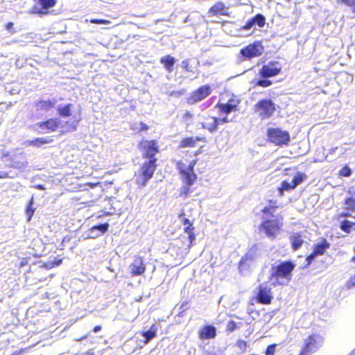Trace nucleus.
Returning <instances> with one entry per match:
<instances>
[{"instance_id":"obj_5","label":"nucleus","mask_w":355,"mask_h":355,"mask_svg":"<svg viewBox=\"0 0 355 355\" xmlns=\"http://www.w3.org/2000/svg\"><path fill=\"white\" fill-rule=\"evenodd\" d=\"M196 163V159L191 160L187 166H186L185 163L182 160H179L176 162L177 169L181 175L182 180L186 185V194L190 191V187L197 180V175L194 172V167Z\"/></svg>"},{"instance_id":"obj_43","label":"nucleus","mask_w":355,"mask_h":355,"mask_svg":"<svg viewBox=\"0 0 355 355\" xmlns=\"http://www.w3.org/2000/svg\"><path fill=\"white\" fill-rule=\"evenodd\" d=\"M90 23L95 24H110V21L107 19H91L89 20Z\"/></svg>"},{"instance_id":"obj_29","label":"nucleus","mask_w":355,"mask_h":355,"mask_svg":"<svg viewBox=\"0 0 355 355\" xmlns=\"http://www.w3.org/2000/svg\"><path fill=\"white\" fill-rule=\"evenodd\" d=\"M355 218V216H354ZM343 219L340 222L339 227L345 234H350L353 230H355V220L351 221L347 218H343Z\"/></svg>"},{"instance_id":"obj_26","label":"nucleus","mask_w":355,"mask_h":355,"mask_svg":"<svg viewBox=\"0 0 355 355\" xmlns=\"http://www.w3.org/2000/svg\"><path fill=\"white\" fill-rule=\"evenodd\" d=\"M28 164L26 156L21 154L19 156H15L10 159L8 166L16 169H21L26 167Z\"/></svg>"},{"instance_id":"obj_20","label":"nucleus","mask_w":355,"mask_h":355,"mask_svg":"<svg viewBox=\"0 0 355 355\" xmlns=\"http://www.w3.org/2000/svg\"><path fill=\"white\" fill-rule=\"evenodd\" d=\"M199 338L202 340L213 339L216 336V329L212 324H206L198 330Z\"/></svg>"},{"instance_id":"obj_45","label":"nucleus","mask_w":355,"mask_h":355,"mask_svg":"<svg viewBox=\"0 0 355 355\" xmlns=\"http://www.w3.org/2000/svg\"><path fill=\"white\" fill-rule=\"evenodd\" d=\"M345 285L347 288L355 287V274L349 278Z\"/></svg>"},{"instance_id":"obj_36","label":"nucleus","mask_w":355,"mask_h":355,"mask_svg":"<svg viewBox=\"0 0 355 355\" xmlns=\"http://www.w3.org/2000/svg\"><path fill=\"white\" fill-rule=\"evenodd\" d=\"M252 20L254 24H257L259 27L262 28L266 24L265 17L261 14H257L252 17Z\"/></svg>"},{"instance_id":"obj_25","label":"nucleus","mask_w":355,"mask_h":355,"mask_svg":"<svg viewBox=\"0 0 355 355\" xmlns=\"http://www.w3.org/2000/svg\"><path fill=\"white\" fill-rule=\"evenodd\" d=\"M202 127L210 133L216 132L218 130L217 117L211 116L205 117V121L202 123Z\"/></svg>"},{"instance_id":"obj_16","label":"nucleus","mask_w":355,"mask_h":355,"mask_svg":"<svg viewBox=\"0 0 355 355\" xmlns=\"http://www.w3.org/2000/svg\"><path fill=\"white\" fill-rule=\"evenodd\" d=\"M258 255L257 245H253L248 252L241 258L239 262V270L243 272L249 268L248 262L254 261Z\"/></svg>"},{"instance_id":"obj_33","label":"nucleus","mask_w":355,"mask_h":355,"mask_svg":"<svg viewBox=\"0 0 355 355\" xmlns=\"http://www.w3.org/2000/svg\"><path fill=\"white\" fill-rule=\"evenodd\" d=\"M72 107L73 105L71 103L60 106L57 110L58 114L62 117H69L71 116Z\"/></svg>"},{"instance_id":"obj_17","label":"nucleus","mask_w":355,"mask_h":355,"mask_svg":"<svg viewBox=\"0 0 355 355\" xmlns=\"http://www.w3.org/2000/svg\"><path fill=\"white\" fill-rule=\"evenodd\" d=\"M240 101L234 97L230 98L227 103H218L215 107L218 110L220 114H228L238 110Z\"/></svg>"},{"instance_id":"obj_61","label":"nucleus","mask_w":355,"mask_h":355,"mask_svg":"<svg viewBox=\"0 0 355 355\" xmlns=\"http://www.w3.org/2000/svg\"><path fill=\"white\" fill-rule=\"evenodd\" d=\"M353 8H354V9H355V0H354V6H353Z\"/></svg>"},{"instance_id":"obj_51","label":"nucleus","mask_w":355,"mask_h":355,"mask_svg":"<svg viewBox=\"0 0 355 355\" xmlns=\"http://www.w3.org/2000/svg\"><path fill=\"white\" fill-rule=\"evenodd\" d=\"M315 257H317V255L314 254V252L312 251V252L306 257V261L310 263Z\"/></svg>"},{"instance_id":"obj_48","label":"nucleus","mask_w":355,"mask_h":355,"mask_svg":"<svg viewBox=\"0 0 355 355\" xmlns=\"http://www.w3.org/2000/svg\"><path fill=\"white\" fill-rule=\"evenodd\" d=\"M182 67L186 71H192L191 67L189 64V60H186L182 62Z\"/></svg>"},{"instance_id":"obj_49","label":"nucleus","mask_w":355,"mask_h":355,"mask_svg":"<svg viewBox=\"0 0 355 355\" xmlns=\"http://www.w3.org/2000/svg\"><path fill=\"white\" fill-rule=\"evenodd\" d=\"M338 1L351 8H353L354 4V0H338Z\"/></svg>"},{"instance_id":"obj_46","label":"nucleus","mask_w":355,"mask_h":355,"mask_svg":"<svg viewBox=\"0 0 355 355\" xmlns=\"http://www.w3.org/2000/svg\"><path fill=\"white\" fill-rule=\"evenodd\" d=\"M254 25L252 18L250 19L246 23L241 27L243 30H250Z\"/></svg>"},{"instance_id":"obj_3","label":"nucleus","mask_w":355,"mask_h":355,"mask_svg":"<svg viewBox=\"0 0 355 355\" xmlns=\"http://www.w3.org/2000/svg\"><path fill=\"white\" fill-rule=\"evenodd\" d=\"M282 65L277 61H270L266 64H263L259 70L258 75L259 79H253L251 84L254 88L261 87L263 88L268 87L272 85V82L269 78L278 76L282 71Z\"/></svg>"},{"instance_id":"obj_54","label":"nucleus","mask_w":355,"mask_h":355,"mask_svg":"<svg viewBox=\"0 0 355 355\" xmlns=\"http://www.w3.org/2000/svg\"><path fill=\"white\" fill-rule=\"evenodd\" d=\"M8 177L9 176H8V173H6V172L0 173V179L8 178Z\"/></svg>"},{"instance_id":"obj_23","label":"nucleus","mask_w":355,"mask_h":355,"mask_svg":"<svg viewBox=\"0 0 355 355\" xmlns=\"http://www.w3.org/2000/svg\"><path fill=\"white\" fill-rule=\"evenodd\" d=\"M212 16L225 15L228 16L227 8L222 1L216 2L208 11Z\"/></svg>"},{"instance_id":"obj_55","label":"nucleus","mask_w":355,"mask_h":355,"mask_svg":"<svg viewBox=\"0 0 355 355\" xmlns=\"http://www.w3.org/2000/svg\"><path fill=\"white\" fill-rule=\"evenodd\" d=\"M34 187L39 190H45L46 189L45 187L42 184H36L34 186Z\"/></svg>"},{"instance_id":"obj_52","label":"nucleus","mask_w":355,"mask_h":355,"mask_svg":"<svg viewBox=\"0 0 355 355\" xmlns=\"http://www.w3.org/2000/svg\"><path fill=\"white\" fill-rule=\"evenodd\" d=\"M217 121H218V125L220 123H227L229 122V119H227V116H225V117H223V118H217Z\"/></svg>"},{"instance_id":"obj_27","label":"nucleus","mask_w":355,"mask_h":355,"mask_svg":"<svg viewBox=\"0 0 355 355\" xmlns=\"http://www.w3.org/2000/svg\"><path fill=\"white\" fill-rule=\"evenodd\" d=\"M330 248V243L324 238L313 245V251L317 256L323 255L325 251Z\"/></svg>"},{"instance_id":"obj_28","label":"nucleus","mask_w":355,"mask_h":355,"mask_svg":"<svg viewBox=\"0 0 355 355\" xmlns=\"http://www.w3.org/2000/svg\"><path fill=\"white\" fill-rule=\"evenodd\" d=\"M290 242L292 249L295 251L301 248L304 243L302 234L300 232L294 233L290 236Z\"/></svg>"},{"instance_id":"obj_53","label":"nucleus","mask_w":355,"mask_h":355,"mask_svg":"<svg viewBox=\"0 0 355 355\" xmlns=\"http://www.w3.org/2000/svg\"><path fill=\"white\" fill-rule=\"evenodd\" d=\"M86 185H88L91 188H94L95 187H96L97 185H100L101 184V182H95V183H92V182H87L85 184Z\"/></svg>"},{"instance_id":"obj_57","label":"nucleus","mask_w":355,"mask_h":355,"mask_svg":"<svg viewBox=\"0 0 355 355\" xmlns=\"http://www.w3.org/2000/svg\"><path fill=\"white\" fill-rule=\"evenodd\" d=\"M185 154H186V155L189 156V157H192V154L189 150H187L185 152Z\"/></svg>"},{"instance_id":"obj_58","label":"nucleus","mask_w":355,"mask_h":355,"mask_svg":"<svg viewBox=\"0 0 355 355\" xmlns=\"http://www.w3.org/2000/svg\"><path fill=\"white\" fill-rule=\"evenodd\" d=\"M184 216V212H182V213H180V214H179V218H182V217H183Z\"/></svg>"},{"instance_id":"obj_12","label":"nucleus","mask_w":355,"mask_h":355,"mask_svg":"<svg viewBox=\"0 0 355 355\" xmlns=\"http://www.w3.org/2000/svg\"><path fill=\"white\" fill-rule=\"evenodd\" d=\"M307 175L302 172H297L293 178V180L289 183L286 180L281 182L280 187L278 188L279 195L283 196L285 191H290L295 189L298 185L302 184L306 180Z\"/></svg>"},{"instance_id":"obj_59","label":"nucleus","mask_w":355,"mask_h":355,"mask_svg":"<svg viewBox=\"0 0 355 355\" xmlns=\"http://www.w3.org/2000/svg\"><path fill=\"white\" fill-rule=\"evenodd\" d=\"M337 148H337V147H336V148H334L331 149V153H334V152Z\"/></svg>"},{"instance_id":"obj_37","label":"nucleus","mask_w":355,"mask_h":355,"mask_svg":"<svg viewBox=\"0 0 355 355\" xmlns=\"http://www.w3.org/2000/svg\"><path fill=\"white\" fill-rule=\"evenodd\" d=\"M352 173V169L347 166L345 165L338 172L340 177L348 178Z\"/></svg>"},{"instance_id":"obj_10","label":"nucleus","mask_w":355,"mask_h":355,"mask_svg":"<svg viewBox=\"0 0 355 355\" xmlns=\"http://www.w3.org/2000/svg\"><path fill=\"white\" fill-rule=\"evenodd\" d=\"M264 50L262 42L257 40L248 44L240 50L243 60H251L260 56Z\"/></svg>"},{"instance_id":"obj_6","label":"nucleus","mask_w":355,"mask_h":355,"mask_svg":"<svg viewBox=\"0 0 355 355\" xmlns=\"http://www.w3.org/2000/svg\"><path fill=\"white\" fill-rule=\"evenodd\" d=\"M323 343L324 338L319 334H310L304 339L298 355H311L316 352L322 347Z\"/></svg>"},{"instance_id":"obj_32","label":"nucleus","mask_w":355,"mask_h":355,"mask_svg":"<svg viewBox=\"0 0 355 355\" xmlns=\"http://www.w3.org/2000/svg\"><path fill=\"white\" fill-rule=\"evenodd\" d=\"M53 141V139L50 138L37 137L33 140L28 141V144L29 146H33L35 147H41L44 144H50Z\"/></svg>"},{"instance_id":"obj_9","label":"nucleus","mask_w":355,"mask_h":355,"mask_svg":"<svg viewBox=\"0 0 355 355\" xmlns=\"http://www.w3.org/2000/svg\"><path fill=\"white\" fill-rule=\"evenodd\" d=\"M266 135L268 141L279 146H287L291 141L289 132L279 128H268Z\"/></svg>"},{"instance_id":"obj_31","label":"nucleus","mask_w":355,"mask_h":355,"mask_svg":"<svg viewBox=\"0 0 355 355\" xmlns=\"http://www.w3.org/2000/svg\"><path fill=\"white\" fill-rule=\"evenodd\" d=\"M142 336L145 338L144 343L147 344L151 339L157 336V327L153 324L148 331L141 332Z\"/></svg>"},{"instance_id":"obj_34","label":"nucleus","mask_w":355,"mask_h":355,"mask_svg":"<svg viewBox=\"0 0 355 355\" xmlns=\"http://www.w3.org/2000/svg\"><path fill=\"white\" fill-rule=\"evenodd\" d=\"M80 121V117L77 119L74 117L72 121H66L64 125L66 130L65 131H63L62 133L63 134L66 132H72L76 130Z\"/></svg>"},{"instance_id":"obj_56","label":"nucleus","mask_w":355,"mask_h":355,"mask_svg":"<svg viewBox=\"0 0 355 355\" xmlns=\"http://www.w3.org/2000/svg\"><path fill=\"white\" fill-rule=\"evenodd\" d=\"M101 330V325H96L93 328V331L96 333Z\"/></svg>"},{"instance_id":"obj_21","label":"nucleus","mask_w":355,"mask_h":355,"mask_svg":"<svg viewBox=\"0 0 355 355\" xmlns=\"http://www.w3.org/2000/svg\"><path fill=\"white\" fill-rule=\"evenodd\" d=\"M199 141L206 142V138L198 136L184 137L180 140L178 147L180 148H193L196 146L197 142Z\"/></svg>"},{"instance_id":"obj_19","label":"nucleus","mask_w":355,"mask_h":355,"mask_svg":"<svg viewBox=\"0 0 355 355\" xmlns=\"http://www.w3.org/2000/svg\"><path fill=\"white\" fill-rule=\"evenodd\" d=\"M130 274L132 277L143 275L146 271V264L142 257H135L132 263L130 264Z\"/></svg>"},{"instance_id":"obj_8","label":"nucleus","mask_w":355,"mask_h":355,"mask_svg":"<svg viewBox=\"0 0 355 355\" xmlns=\"http://www.w3.org/2000/svg\"><path fill=\"white\" fill-rule=\"evenodd\" d=\"M138 148L141 151L143 159L146 160L157 159L156 155L159 153V146L155 139H142L138 144Z\"/></svg>"},{"instance_id":"obj_13","label":"nucleus","mask_w":355,"mask_h":355,"mask_svg":"<svg viewBox=\"0 0 355 355\" xmlns=\"http://www.w3.org/2000/svg\"><path fill=\"white\" fill-rule=\"evenodd\" d=\"M256 302L261 304H270L273 300L272 288L266 283L261 284L257 287L255 296Z\"/></svg>"},{"instance_id":"obj_42","label":"nucleus","mask_w":355,"mask_h":355,"mask_svg":"<svg viewBox=\"0 0 355 355\" xmlns=\"http://www.w3.org/2000/svg\"><path fill=\"white\" fill-rule=\"evenodd\" d=\"M62 260L61 259L55 258L54 260L49 263H46L45 266L49 268L58 266L61 264Z\"/></svg>"},{"instance_id":"obj_38","label":"nucleus","mask_w":355,"mask_h":355,"mask_svg":"<svg viewBox=\"0 0 355 355\" xmlns=\"http://www.w3.org/2000/svg\"><path fill=\"white\" fill-rule=\"evenodd\" d=\"M277 344L272 343L268 345L264 352V355H275Z\"/></svg>"},{"instance_id":"obj_39","label":"nucleus","mask_w":355,"mask_h":355,"mask_svg":"<svg viewBox=\"0 0 355 355\" xmlns=\"http://www.w3.org/2000/svg\"><path fill=\"white\" fill-rule=\"evenodd\" d=\"M33 200H31L26 209V214L27 215V220L30 221L34 214L35 209L33 207Z\"/></svg>"},{"instance_id":"obj_11","label":"nucleus","mask_w":355,"mask_h":355,"mask_svg":"<svg viewBox=\"0 0 355 355\" xmlns=\"http://www.w3.org/2000/svg\"><path fill=\"white\" fill-rule=\"evenodd\" d=\"M342 205L344 210L336 215L337 220H340L341 218L351 217L353 213L355 214V192L347 191V195L344 198Z\"/></svg>"},{"instance_id":"obj_50","label":"nucleus","mask_w":355,"mask_h":355,"mask_svg":"<svg viewBox=\"0 0 355 355\" xmlns=\"http://www.w3.org/2000/svg\"><path fill=\"white\" fill-rule=\"evenodd\" d=\"M13 26H14V24L12 22H8L5 25V27L6 28V30H8V31H10L12 33H14L15 31L13 28Z\"/></svg>"},{"instance_id":"obj_1","label":"nucleus","mask_w":355,"mask_h":355,"mask_svg":"<svg viewBox=\"0 0 355 355\" xmlns=\"http://www.w3.org/2000/svg\"><path fill=\"white\" fill-rule=\"evenodd\" d=\"M279 207L276 200H269L268 205L261 209L263 216L259 225V230L262 231L270 239H275L283 229V216L281 214L274 216L272 214L273 211Z\"/></svg>"},{"instance_id":"obj_4","label":"nucleus","mask_w":355,"mask_h":355,"mask_svg":"<svg viewBox=\"0 0 355 355\" xmlns=\"http://www.w3.org/2000/svg\"><path fill=\"white\" fill-rule=\"evenodd\" d=\"M157 161L158 159L145 160L140 165L138 172L135 173V182L139 187L146 186L153 177L158 166Z\"/></svg>"},{"instance_id":"obj_2","label":"nucleus","mask_w":355,"mask_h":355,"mask_svg":"<svg viewBox=\"0 0 355 355\" xmlns=\"http://www.w3.org/2000/svg\"><path fill=\"white\" fill-rule=\"evenodd\" d=\"M295 268V264L290 260L281 261L272 266L269 279L273 281L274 286L287 285L292 279Z\"/></svg>"},{"instance_id":"obj_18","label":"nucleus","mask_w":355,"mask_h":355,"mask_svg":"<svg viewBox=\"0 0 355 355\" xmlns=\"http://www.w3.org/2000/svg\"><path fill=\"white\" fill-rule=\"evenodd\" d=\"M37 126L45 132H55L60 125V121L58 118H49L45 121L37 123Z\"/></svg>"},{"instance_id":"obj_14","label":"nucleus","mask_w":355,"mask_h":355,"mask_svg":"<svg viewBox=\"0 0 355 355\" xmlns=\"http://www.w3.org/2000/svg\"><path fill=\"white\" fill-rule=\"evenodd\" d=\"M211 91V87L209 85L200 86L190 94L187 101L190 105L195 104L209 96Z\"/></svg>"},{"instance_id":"obj_41","label":"nucleus","mask_w":355,"mask_h":355,"mask_svg":"<svg viewBox=\"0 0 355 355\" xmlns=\"http://www.w3.org/2000/svg\"><path fill=\"white\" fill-rule=\"evenodd\" d=\"M239 327L238 324L234 320H229L226 325V331L228 333H232Z\"/></svg>"},{"instance_id":"obj_15","label":"nucleus","mask_w":355,"mask_h":355,"mask_svg":"<svg viewBox=\"0 0 355 355\" xmlns=\"http://www.w3.org/2000/svg\"><path fill=\"white\" fill-rule=\"evenodd\" d=\"M57 0H35L31 12L35 15H48L49 10L53 8Z\"/></svg>"},{"instance_id":"obj_44","label":"nucleus","mask_w":355,"mask_h":355,"mask_svg":"<svg viewBox=\"0 0 355 355\" xmlns=\"http://www.w3.org/2000/svg\"><path fill=\"white\" fill-rule=\"evenodd\" d=\"M139 125H140L139 128L132 127V129L133 130H136L137 132H141L143 131H146L149 129L148 125L144 122H140Z\"/></svg>"},{"instance_id":"obj_7","label":"nucleus","mask_w":355,"mask_h":355,"mask_svg":"<svg viewBox=\"0 0 355 355\" xmlns=\"http://www.w3.org/2000/svg\"><path fill=\"white\" fill-rule=\"evenodd\" d=\"M253 110L261 120L272 117L276 110L275 103L269 98L259 100L253 107Z\"/></svg>"},{"instance_id":"obj_47","label":"nucleus","mask_w":355,"mask_h":355,"mask_svg":"<svg viewBox=\"0 0 355 355\" xmlns=\"http://www.w3.org/2000/svg\"><path fill=\"white\" fill-rule=\"evenodd\" d=\"M193 118V114L190 111H186L182 115L184 121H189Z\"/></svg>"},{"instance_id":"obj_24","label":"nucleus","mask_w":355,"mask_h":355,"mask_svg":"<svg viewBox=\"0 0 355 355\" xmlns=\"http://www.w3.org/2000/svg\"><path fill=\"white\" fill-rule=\"evenodd\" d=\"M182 223L185 226L184 232L188 234L189 246H191L196 240V235L194 233V227L193 223L189 220V218L183 217L182 219Z\"/></svg>"},{"instance_id":"obj_30","label":"nucleus","mask_w":355,"mask_h":355,"mask_svg":"<svg viewBox=\"0 0 355 355\" xmlns=\"http://www.w3.org/2000/svg\"><path fill=\"white\" fill-rule=\"evenodd\" d=\"M160 62L164 65L167 71L171 72L173 69V65L175 62V60L171 55H167L160 58Z\"/></svg>"},{"instance_id":"obj_35","label":"nucleus","mask_w":355,"mask_h":355,"mask_svg":"<svg viewBox=\"0 0 355 355\" xmlns=\"http://www.w3.org/2000/svg\"><path fill=\"white\" fill-rule=\"evenodd\" d=\"M109 226H110L109 224L107 223H103V224H98V225H94L92 227H90L89 231L91 233H92L95 230H98V231H100L101 234H103L107 232Z\"/></svg>"},{"instance_id":"obj_40","label":"nucleus","mask_w":355,"mask_h":355,"mask_svg":"<svg viewBox=\"0 0 355 355\" xmlns=\"http://www.w3.org/2000/svg\"><path fill=\"white\" fill-rule=\"evenodd\" d=\"M236 345L242 352H245L248 347L247 341L242 339H239L236 343Z\"/></svg>"},{"instance_id":"obj_60","label":"nucleus","mask_w":355,"mask_h":355,"mask_svg":"<svg viewBox=\"0 0 355 355\" xmlns=\"http://www.w3.org/2000/svg\"><path fill=\"white\" fill-rule=\"evenodd\" d=\"M98 235H99V234H96L95 236H90V237L94 238V237L98 236Z\"/></svg>"},{"instance_id":"obj_22","label":"nucleus","mask_w":355,"mask_h":355,"mask_svg":"<svg viewBox=\"0 0 355 355\" xmlns=\"http://www.w3.org/2000/svg\"><path fill=\"white\" fill-rule=\"evenodd\" d=\"M55 101L51 99H40L35 103V107L38 112H49L55 107Z\"/></svg>"}]
</instances>
